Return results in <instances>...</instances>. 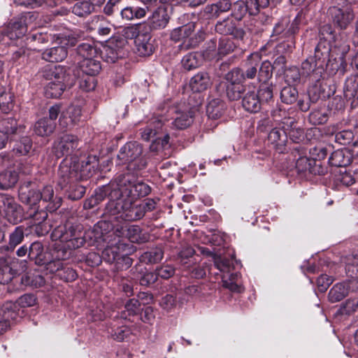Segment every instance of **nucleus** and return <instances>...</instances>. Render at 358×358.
I'll use <instances>...</instances> for the list:
<instances>
[{"mask_svg": "<svg viewBox=\"0 0 358 358\" xmlns=\"http://www.w3.org/2000/svg\"><path fill=\"white\" fill-rule=\"evenodd\" d=\"M119 203V199H110L106 207V217L99 221L93 227L92 230L89 232L94 236L96 242L106 241V235L114 231V234L117 236L124 234L126 218L123 216L124 210L112 208V203Z\"/></svg>", "mask_w": 358, "mask_h": 358, "instance_id": "1", "label": "nucleus"}, {"mask_svg": "<svg viewBox=\"0 0 358 358\" xmlns=\"http://www.w3.org/2000/svg\"><path fill=\"white\" fill-rule=\"evenodd\" d=\"M98 165L99 158L96 155H89L83 161L80 171L79 164L75 162L69 164L66 161H63L59 167V174L62 179H83L92 171H94Z\"/></svg>", "mask_w": 358, "mask_h": 358, "instance_id": "2", "label": "nucleus"}, {"mask_svg": "<svg viewBox=\"0 0 358 358\" xmlns=\"http://www.w3.org/2000/svg\"><path fill=\"white\" fill-rule=\"evenodd\" d=\"M115 186L118 190L114 189L110 194V197L124 198L131 199L132 204L136 199L145 196L151 192V187L143 181L137 180H115Z\"/></svg>", "mask_w": 358, "mask_h": 358, "instance_id": "3", "label": "nucleus"}, {"mask_svg": "<svg viewBox=\"0 0 358 358\" xmlns=\"http://www.w3.org/2000/svg\"><path fill=\"white\" fill-rule=\"evenodd\" d=\"M85 232L81 226H58L52 232L53 241H59L66 244L69 249L82 247L85 242Z\"/></svg>", "mask_w": 358, "mask_h": 358, "instance_id": "4", "label": "nucleus"}, {"mask_svg": "<svg viewBox=\"0 0 358 358\" xmlns=\"http://www.w3.org/2000/svg\"><path fill=\"white\" fill-rule=\"evenodd\" d=\"M119 203H112V208L124 210V217L126 220L129 222L141 219L146 212L152 211L155 208L157 202L153 199H147L140 205L132 204L131 199H125L124 198H118Z\"/></svg>", "mask_w": 358, "mask_h": 358, "instance_id": "5", "label": "nucleus"}, {"mask_svg": "<svg viewBox=\"0 0 358 358\" xmlns=\"http://www.w3.org/2000/svg\"><path fill=\"white\" fill-rule=\"evenodd\" d=\"M142 145L137 142H129L123 145L117 155L118 159L128 164V169H140L146 165L145 159L141 158Z\"/></svg>", "mask_w": 358, "mask_h": 358, "instance_id": "6", "label": "nucleus"}, {"mask_svg": "<svg viewBox=\"0 0 358 358\" xmlns=\"http://www.w3.org/2000/svg\"><path fill=\"white\" fill-rule=\"evenodd\" d=\"M60 113V104H55L48 110V117H45L37 121L34 125V132L40 136L50 135L56 127L55 120Z\"/></svg>", "mask_w": 358, "mask_h": 358, "instance_id": "7", "label": "nucleus"}, {"mask_svg": "<svg viewBox=\"0 0 358 358\" xmlns=\"http://www.w3.org/2000/svg\"><path fill=\"white\" fill-rule=\"evenodd\" d=\"M324 64L314 57H309L301 63L302 78H308L312 82L319 81L324 73Z\"/></svg>", "mask_w": 358, "mask_h": 358, "instance_id": "8", "label": "nucleus"}, {"mask_svg": "<svg viewBox=\"0 0 358 358\" xmlns=\"http://www.w3.org/2000/svg\"><path fill=\"white\" fill-rule=\"evenodd\" d=\"M3 211L7 220L16 224L21 220L22 210L14 198L8 194H0V213Z\"/></svg>", "mask_w": 358, "mask_h": 358, "instance_id": "9", "label": "nucleus"}, {"mask_svg": "<svg viewBox=\"0 0 358 358\" xmlns=\"http://www.w3.org/2000/svg\"><path fill=\"white\" fill-rule=\"evenodd\" d=\"M82 115L81 108L79 106L70 105L65 109H62L60 105L59 115V125L64 129H71L78 124Z\"/></svg>", "mask_w": 358, "mask_h": 358, "instance_id": "10", "label": "nucleus"}, {"mask_svg": "<svg viewBox=\"0 0 358 358\" xmlns=\"http://www.w3.org/2000/svg\"><path fill=\"white\" fill-rule=\"evenodd\" d=\"M172 116L171 127L176 129H185L193 122L194 114L188 108L171 107L168 111Z\"/></svg>", "mask_w": 358, "mask_h": 358, "instance_id": "11", "label": "nucleus"}, {"mask_svg": "<svg viewBox=\"0 0 358 358\" xmlns=\"http://www.w3.org/2000/svg\"><path fill=\"white\" fill-rule=\"evenodd\" d=\"M78 138L71 134H64L55 141L52 152L57 159L68 156L78 148Z\"/></svg>", "mask_w": 358, "mask_h": 358, "instance_id": "12", "label": "nucleus"}, {"mask_svg": "<svg viewBox=\"0 0 358 358\" xmlns=\"http://www.w3.org/2000/svg\"><path fill=\"white\" fill-rule=\"evenodd\" d=\"M215 31L218 34L224 36L231 35L238 39H243L245 36V31L243 29L238 28L237 27L236 21L230 17L218 21L215 24Z\"/></svg>", "mask_w": 358, "mask_h": 358, "instance_id": "13", "label": "nucleus"}, {"mask_svg": "<svg viewBox=\"0 0 358 358\" xmlns=\"http://www.w3.org/2000/svg\"><path fill=\"white\" fill-rule=\"evenodd\" d=\"M170 20L167 9L164 6H160L153 11L152 14L148 17L147 22H145L149 28V32L151 30H159L164 29Z\"/></svg>", "mask_w": 358, "mask_h": 358, "instance_id": "14", "label": "nucleus"}, {"mask_svg": "<svg viewBox=\"0 0 358 358\" xmlns=\"http://www.w3.org/2000/svg\"><path fill=\"white\" fill-rule=\"evenodd\" d=\"M11 257L7 248H0V284H8L14 278L15 272L10 266Z\"/></svg>", "mask_w": 358, "mask_h": 358, "instance_id": "15", "label": "nucleus"}, {"mask_svg": "<svg viewBox=\"0 0 358 358\" xmlns=\"http://www.w3.org/2000/svg\"><path fill=\"white\" fill-rule=\"evenodd\" d=\"M329 12L334 24L341 29H346L354 18V13L350 7L333 6Z\"/></svg>", "mask_w": 358, "mask_h": 358, "instance_id": "16", "label": "nucleus"}, {"mask_svg": "<svg viewBox=\"0 0 358 358\" xmlns=\"http://www.w3.org/2000/svg\"><path fill=\"white\" fill-rule=\"evenodd\" d=\"M43 77L51 82L70 85L71 74L67 69L61 65L45 69L43 72Z\"/></svg>", "mask_w": 358, "mask_h": 358, "instance_id": "17", "label": "nucleus"}, {"mask_svg": "<svg viewBox=\"0 0 358 358\" xmlns=\"http://www.w3.org/2000/svg\"><path fill=\"white\" fill-rule=\"evenodd\" d=\"M27 31L26 16L12 20L8 24L5 35L10 40L20 38Z\"/></svg>", "mask_w": 358, "mask_h": 358, "instance_id": "18", "label": "nucleus"}, {"mask_svg": "<svg viewBox=\"0 0 358 358\" xmlns=\"http://www.w3.org/2000/svg\"><path fill=\"white\" fill-rule=\"evenodd\" d=\"M288 128L285 129L275 127L271 130L268 135V142L273 145V148L280 153H282L285 150V145L287 141V131Z\"/></svg>", "mask_w": 358, "mask_h": 358, "instance_id": "19", "label": "nucleus"}, {"mask_svg": "<svg viewBox=\"0 0 358 358\" xmlns=\"http://www.w3.org/2000/svg\"><path fill=\"white\" fill-rule=\"evenodd\" d=\"M345 271L350 279L344 281L347 287L348 294L358 292V258H352L346 264Z\"/></svg>", "mask_w": 358, "mask_h": 358, "instance_id": "20", "label": "nucleus"}, {"mask_svg": "<svg viewBox=\"0 0 358 358\" xmlns=\"http://www.w3.org/2000/svg\"><path fill=\"white\" fill-rule=\"evenodd\" d=\"M15 308V305L6 303L0 309V334L10 326L13 321L17 320L18 314Z\"/></svg>", "mask_w": 358, "mask_h": 358, "instance_id": "21", "label": "nucleus"}, {"mask_svg": "<svg viewBox=\"0 0 358 358\" xmlns=\"http://www.w3.org/2000/svg\"><path fill=\"white\" fill-rule=\"evenodd\" d=\"M28 257L38 265L43 266L50 260V253L44 251L43 244L35 241L29 246Z\"/></svg>", "mask_w": 358, "mask_h": 358, "instance_id": "22", "label": "nucleus"}, {"mask_svg": "<svg viewBox=\"0 0 358 358\" xmlns=\"http://www.w3.org/2000/svg\"><path fill=\"white\" fill-rule=\"evenodd\" d=\"M211 85L210 76L205 71L198 72L189 80V87L194 92L197 93L206 91Z\"/></svg>", "mask_w": 358, "mask_h": 358, "instance_id": "23", "label": "nucleus"}, {"mask_svg": "<svg viewBox=\"0 0 358 358\" xmlns=\"http://www.w3.org/2000/svg\"><path fill=\"white\" fill-rule=\"evenodd\" d=\"M242 107L249 113H257L261 109V101L255 89L245 91L242 96Z\"/></svg>", "mask_w": 358, "mask_h": 358, "instance_id": "24", "label": "nucleus"}, {"mask_svg": "<svg viewBox=\"0 0 358 358\" xmlns=\"http://www.w3.org/2000/svg\"><path fill=\"white\" fill-rule=\"evenodd\" d=\"M296 170L299 173H306V172L319 174L322 173V171H320L322 167L320 165L316 164L314 159L308 158L305 155H300L296 162Z\"/></svg>", "mask_w": 358, "mask_h": 358, "instance_id": "25", "label": "nucleus"}, {"mask_svg": "<svg viewBox=\"0 0 358 358\" xmlns=\"http://www.w3.org/2000/svg\"><path fill=\"white\" fill-rule=\"evenodd\" d=\"M151 34L147 31L143 34H140L137 40L134 41L137 53L142 57L150 56L152 54L154 47L150 42Z\"/></svg>", "mask_w": 358, "mask_h": 358, "instance_id": "26", "label": "nucleus"}, {"mask_svg": "<svg viewBox=\"0 0 358 358\" xmlns=\"http://www.w3.org/2000/svg\"><path fill=\"white\" fill-rule=\"evenodd\" d=\"M351 153L347 149H338L333 152L329 163L336 167H345L351 162Z\"/></svg>", "mask_w": 358, "mask_h": 358, "instance_id": "27", "label": "nucleus"}, {"mask_svg": "<svg viewBox=\"0 0 358 358\" xmlns=\"http://www.w3.org/2000/svg\"><path fill=\"white\" fill-rule=\"evenodd\" d=\"M67 55L66 48L60 45L46 49L42 53V58L49 62H59L63 61Z\"/></svg>", "mask_w": 358, "mask_h": 358, "instance_id": "28", "label": "nucleus"}, {"mask_svg": "<svg viewBox=\"0 0 358 358\" xmlns=\"http://www.w3.org/2000/svg\"><path fill=\"white\" fill-rule=\"evenodd\" d=\"M31 167L23 164H18L8 167L5 171L0 173V176L5 179H17L24 177L31 172Z\"/></svg>", "mask_w": 358, "mask_h": 358, "instance_id": "29", "label": "nucleus"}, {"mask_svg": "<svg viewBox=\"0 0 358 358\" xmlns=\"http://www.w3.org/2000/svg\"><path fill=\"white\" fill-rule=\"evenodd\" d=\"M79 69L80 73L96 76L101 70V65L100 61L95 57H90L83 59L79 62Z\"/></svg>", "mask_w": 358, "mask_h": 358, "instance_id": "30", "label": "nucleus"}, {"mask_svg": "<svg viewBox=\"0 0 358 358\" xmlns=\"http://www.w3.org/2000/svg\"><path fill=\"white\" fill-rule=\"evenodd\" d=\"M146 13L147 8L134 5L125 6L120 11L122 19L126 21L141 19L146 15Z\"/></svg>", "mask_w": 358, "mask_h": 358, "instance_id": "31", "label": "nucleus"}, {"mask_svg": "<svg viewBox=\"0 0 358 358\" xmlns=\"http://www.w3.org/2000/svg\"><path fill=\"white\" fill-rule=\"evenodd\" d=\"M203 62V57L201 52H192L182 57L181 64L185 70L191 71L201 66Z\"/></svg>", "mask_w": 358, "mask_h": 358, "instance_id": "32", "label": "nucleus"}, {"mask_svg": "<svg viewBox=\"0 0 358 358\" xmlns=\"http://www.w3.org/2000/svg\"><path fill=\"white\" fill-rule=\"evenodd\" d=\"M76 52L83 59L96 57L99 54L96 45L92 40L80 43L76 48Z\"/></svg>", "mask_w": 358, "mask_h": 358, "instance_id": "33", "label": "nucleus"}, {"mask_svg": "<svg viewBox=\"0 0 358 358\" xmlns=\"http://www.w3.org/2000/svg\"><path fill=\"white\" fill-rule=\"evenodd\" d=\"M17 122L14 118H9L4 123L3 131H0V150L5 148L8 138L17 133Z\"/></svg>", "mask_w": 358, "mask_h": 358, "instance_id": "34", "label": "nucleus"}, {"mask_svg": "<svg viewBox=\"0 0 358 358\" xmlns=\"http://www.w3.org/2000/svg\"><path fill=\"white\" fill-rule=\"evenodd\" d=\"M260 57L258 54H251L248 57V62L250 63L246 65L245 69L243 70V78L246 80L254 79L257 76V69L259 67V61Z\"/></svg>", "mask_w": 358, "mask_h": 358, "instance_id": "35", "label": "nucleus"}, {"mask_svg": "<svg viewBox=\"0 0 358 358\" xmlns=\"http://www.w3.org/2000/svg\"><path fill=\"white\" fill-rule=\"evenodd\" d=\"M124 243L120 241L115 244L107 246L102 252V258L109 264H113L120 257V250L124 248Z\"/></svg>", "mask_w": 358, "mask_h": 358, "instance_id": "36", "label": "nucleus"}, {"mask_svg": "<svg viewBox=\"0 0 358 358\" xmlns=\"http://www.w3.org/2000/svg\"><path fill=\"white\" fill-rule=\"evenodd\" d=\"M224 103L218 99L211 100L206 106V113L209 118L217 120L224 113Z\"/></svg>", "mask_w": 358, "mask_h": 358, "instance_id": "37", "label": "nucleus"}, {"mask_svg": "<svg viewBox=\"0 0 358 358\" xmlns=\"http://www.w3.org/2000/svg\"><path fill=\"white\" fill-rule=\"evenodd\" d=\"M331 43L327 41H319L317 45L315 48L314 57L317 60L326 64L329 61V56L331 52Z\"/></svg>", "mask_w": 358, "mask_h": 358, "instance_id": "38", "label": "nucleus"}, {"mask_svg": "<svg viewBox=\"0 0 358 358\" xmlns=\"http://www.w3.org/2000/svg\"><path fill=\"white\" fill-rule=\"evenodd\" d=\"M284 124H286L290 129L287 131V136L294 143H299L303 139V130L296 127V124L294 122L292 118L288 117L283 122Z\"/></svg>", "mask_w": 358, "mask_h": 358, "instance_id": "39", "label": "nucleus"}, {"mask_svg": "<svg viewBox=\"0 0 358 358\" xmlns=\"http://www.w3.org/2000/svg\"><path fill=\"white\" fill-rule=\"evenodd\" d=\"M147 31H149V28L145 23H138L124 27L122 29V35L127 38H134L136 41L140 34Z\"/></svg>", "mask_w": 358, "mask_h": 358, "instance_id": "40", "label": "nucleus"}, {"mask_svg": "<svg viewBox=\"0 0 358 358\" xmlns=\"http://www.w3.org/2000/svg\"><path fill=\"white\" fill-rule=\"evenodd\" d=\"M50 35L46 33L37 32L29 34L26 38L25 45L29 46V49L37 50V45L48 42Z\"/></svg>", "mask_w": 358, "mask_h": 358, "instance_id": "41", "label": "nucleus"}, {"mask_svg": "<svg viewBox=\"0 0 358 358\" xmlns=\"http://www.w3.org/2000/svg\"><path fill=\"white\" fill-rule=\"evenodd\" d=\"M163 257V250L156 247L143 252L141 255L140 260L145 264H157L162 259Z\"/></svg>", "mask_w": 358, "mask_h": 358, "instance_id": "42", "label": "nucleus"}, {"mask_svg": "<svg viewBox=\"0 0 358 358\" xmlns=\"http://www.w3.org/2000/svg\"><path fill=\"white\" fill-rule=\"evenodd\" d=\"M141 310V303L137 299L128 300L124 305V310L121 313V317L124 320H130L129 317H134L140 313Z\"/></svg>", "mask_w": 358, "mask_h": 358, "instance_id": "43", "label": "nucleus"}, {"mask_svg": "<svg viewBox=\"0 0 358 358\" xmlns=\"http://www.w3.org/2000/svg\"><path fill=\"white\" fill-rule=\"evenodd\" d=\"M348 294L347 287L344 282L336 283L330 289L328 297L331 303L341 301Z\"/></svg>", "mask_w": 358, "mask_h": 358, "instance_id": "44", "label": "nucleus"}, {"mask_svg": "<svg viewBox=\"0 0 358 358\" xmlns=\"http://www.w3.org/2000/svg\"><path fill=\"white\" fill-rule=\"evenodd\" d=\"M226 96L230 101H237L242 98L246 91L243 84L227 83L225 85Z\"/></svg>", "mask_w": 358, "mask_h": 358, "instance_id": "45", "label": "nucleus"}, {"mask_svg": "<svg viewBox=\"0 0 358 358\" xmlns=\"http://www.w3.org/2000/svg\"><path fill=\"white\" fill-rule=\"evenodd\" d=\"M124 56V50L122 48H117L115 45L110 44L103 48V57L108 63H115Z\"/></svg>", "mask_w": 358, "mask_h": 358, "instance_id": "46", "label": "nucleus"}, {"mask_svg": "<svg viewBox=\"0 0 358 358\" xmlns=\"http://www.w3.org/2000/svg\"><path fill=\"white\" fill-rule=\"evenodd\" d=\"M24 238V227L23 226L17 227L9 236L8 245L2 248H7L8 254H9V250L13 251L17 245L22 242Z\"/></svg>", "mask_w": 358, "mask_h": 358, "instance_id": "47", "label": "nucleus"}, {"mask_svg": "<svg viewBox=\"0 0 358 358\" xmlns=\"http://www.w3.org/2000/svg\"><path fill=\"white\" fill-rule=\"evenodd\" d=\"M206 36V33L203 28H201L197 31V32L191 38H189L187 41L185 40L182 42L179 48L182 50H188L190 48H194L199 45L200 43L204 41Z\"/></svg>", "mask_w": 358, "mask_h": 358, "instance_id": "48", "label": "nucleus"}, {"mask_svg": "<svg viewBox=\"0 0 358 358\" xmlns=\"http://www.w3.org/2000/svg\"><path fill=\"white\" fill-rule=\"evenodd\" d=\"M78 83L80 89L83 91H93L97 85L96 76L80 73L78 77Z\"/></svg>", "mask_w": 358, "mask_h": 358, "instance_id": "49", "label": "nucleus"}, {"mask_svg": "<svg viewBox=\"0 0 358 358\" xmlns=\"http://www.w3.org/2000/svg\"><path fill=\"white\" fill-rule=\"evenodd\" d=\"M203 60H212L218 59L217 41L216 38H213L206 43L205 49L201 52Z\"/></svg>", "mask_w": 358, "mask_h": 358, "instance_id": "50", "label": "nucleus"}, {"mask_svg": "<svg viewBox=\"0 0 358 358\" xmlns=\"http://www.w3.org/2000/svg\"><path fill=\"white\" fill-rule=\"evenodd\" d=\"M299 97L298 90L296 87L288 85L284 87L280 92V99L286 104L295 103Z\"/></svg>", "mask_w": 358, "mask_h": 358, "instance_id": "51", "label": "nucleus"}, {"mask_svg": "<svg viewBox=\"0 0 358 358\" xmlns=\"http://www.w3.org/2000/svg\"><path fill=\"white\" fill-rule=\"evenodd\" d=\"M68 85H69L50 81L45 87V95L48 98H58L62 95Z\"/></svg>", "mask_w": 358, "mask_h": 358, "instance_id": "52", "label": "nucleus"}, {"mask_svg": "<svg viewBox=\"0 0 358 358\" xmlns=\"http://www.w3.org/2000/svg\"><path fill=\"white\" fill-rule=\"evenodd\" d=\"M94 12L87 0L76 3L72 7V13L78 17H86Z\"/></svg>", "mask_w": 358, "mask_h": 358, "instance_id": "53", "label": "nucleus"}, {"mask_svg": "<svg viewBox=\"0 0 358 358\" xmlns=\"http://www.w3.org/2000/svg\"><path fill=\"white\" fill-rule=\"evenodd\" d=\"M22 191L23 188L21 187L20 193L21 201L35 209V206L41 199L40 192L36 191H29L28 194H27Z\"/></svg>", "mask_w": 358, "mask_h": 358, "instance_id": "54", "label": "nucleus"}, {"mask_svg": "<svg viewBox=\"0 0 358 358\" xmlns=\"http://www.w3.org/2000/svg\"><path fill=\"white\" fill-rule=\"evenodd\" d=\"M32 148V141L30 138L25 136L22 137L19 142H17L13 151L18 155H27Z\"/></svg>", "mask_w": 358, "mask_h": 358, "instance_id": "55", "label": "nucleus"}, {"mask_svg": "<svg viewBox=\"0 0 358 358\" xmlns=\"http://www.w3.org/2000/svg\"><path fill=\"white\" fill-rule=\"evenodd\" d=\"M285 82L290 85L291 84L295 85L300 82L301 76V71L296 66H291L284 70Z\"/></svg>", "mask_w": 358, "mask_h": 358, "instance_id": "56", "label": "nucleus"}, {"mask_svg": "<svg viewBox=\"0 0 358 358\" xmlns=\"http://www.w3.org/2000/svg\"><path fill=\"white\" fill-rule=\"evenodd\" d=\"M320 41H327L330 43L336 41V34L330 24H324L319 29Z\"/></svg>", "mask_w": 358, "mask_h": 358, "instance_id": "57", "label": "nucleus"}, {"mask_svg": "<svg viewBox=\"0 0 358 358\" xmlns=\"http://www.w3.org/2000/svg\"><path fill=\"white\" fill-rule=\"evenodd\" d=\"M272 69L273 66L270 62H263L257 73L259 81L262 83V84L266 83V82L272 77Z\"/></svg>", "mask_w": 358, "mask_h": 358, "instance_id": "58", "label": "nucleus"}, {"mask_svg": "<svg viewBox=\"0 0 358 358\" xmlns=\"http://www.w3.org/2000/svg\"><path fill=\"white\" fill-rule=\"evenodd\" d=\"M126 236L132 243H142L145 238L142 235L141 229L138 225H130L127 229Z\"/></svg>", "mask_w": 358, "mask_h": 358, "instance_id": "59", "label": "nucleus"}, {"mask_svg": "<svg viewBox=\"0 0 358 358\" xmlns=\"http://www.w3.org/2000/svg\"><path fill=\"white\" fill-rule=\"evenodd\" d=\"M231 16L238 21H240L246 14L247 9L245 3L243 0H238L231 4Z\"/></svg>", "mask_w": 358, "mask_h": 358, "instance_id": "60", "label": "nucleus"}, {"mask_svg": "<svg viewBox=\"0 0 358 358\" xmlns=\"http://www.w3.org/2000/svg\"><path fill=\"white\" fill-rule=\"evenodd\" d=\"M159 306L166 313L174 311L177 306L176 296L170 294H166L161 299Z\"/></svg>", "mask_w": 358, "mask_h": 358, "instance_id": "61", "label": "nucleus"}, {"mask_svg": "<svg viewBox=\"0 0 358 358\" xmlns=\"http://www.w3.org/2000/svg\"><path fill=\"white\" fill-rule=\"evenodd\" d=\"M235 48L234 44L228 38H220L218 41L217 49L219 57L221 59L222 57L231 52Z\"/></svg>", "mask_w": 358, "mask_h": 358, "instance_id": "62", "label": "nucleus"}, {"mask_svg": "<svg viewBox=\"0 0 358 358\" xmlns=\"http://www.w3.org/2000/svg\"><path fill=\"white\" fill-rule=\"evenodd\" d=\"M273 85L272 83L262 84L257 93L259 94L261 103L268 102L273 99Z\"/></svg>", "mask_w": 358, "mask_h": 358, "instance_id": "63", "label": "nucleus"}, {"mask_svg": "<svg viewBox=\"0 0 358 358\" xmlns=\"http://www.w3.org/2000/svg\"><path fill=\"white\" fill-rule=\"evenodd\" d=\"M343 92L347 99H350L355 97L358 92V81L353 78L348 79Z\"/></svg>", "mask_w": 358, "mask_h": 358, "instance_id": "64", "label": "nucleus"}]
</instances>
